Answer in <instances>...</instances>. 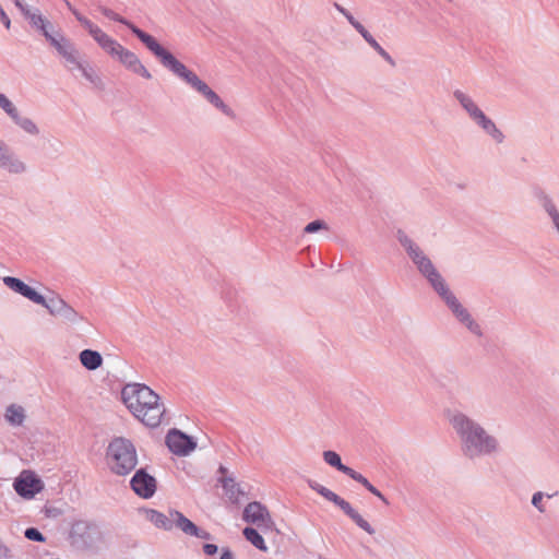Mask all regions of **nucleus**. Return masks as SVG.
Returning <instances> with one entry per match:
<instances>
[{"label": "nucleus", "instance_id": "obj_1", "mask_svg": "<svg viewBox=\"0 0 559 559\" xmlns=\"http://www.w3.org/2000/svg\"><path fill=\"white\" fill-rule=\"evenodd\" d=\"M448 419L459 439L460 450L466 459L477 460L500 452L499 439L475 418L462 411H453Z\"/></svg>", "mask_w": 559, "mask_h": 559}, {"label": "nucleus", "instance_id": "obj_2", "mask_svg": "<svg viewBox=\"0 0 559 559\" xmlns=\"http://www.w3.org/2000/svg\"><path fill=\"white\" fill-rule=\"evenodd\" d=\"M121 400L129 412L143 425L158 427L166 408L158 394L141 383H128L121 390Z\"/></svg>", "mask_w": 559, "mask_h": 559}, {"label": "nucleus", "instance_id": "obj_3", "mask_svg": "<svg viewBox=\"0 0 559 559\" xmlns=\"http://www.w3.org/2000/svg\"><path fill=\"white\" fill-rule=\"evenodd\" d=\"M154 56L160 61L163 67L183 80L215 109L230 119H236L237 115L235 110L227 105L206 82L201 80L193 71L189 70L182 62L176 59L173 53L160 46Z\"/></svg>", "mask_w": 559, "mask_h": 559}, {"label": "nucleus", "instance_id": "obj_4", "mask_svg": "<svg viewBox=\"0 0 559 559\" xmlns=\"http://www.w3.org/2000/svg\"><path fill=\"white\" fill-rule=\"evenodd\" d=\"M396 239L417 272L427 281L436 294L448 286L447 281L438 271L430 257L414 239L402 229L396 231Z\"/></svg>", "mask_w": 559, "mask_h": 559}, {"label": "nucleus", "instance_id": "obj_5", "mask_svg": "<svg viewBox=\"0 0 559 559\" xmlns=\"http://www.w3.org/2000/svg\"><path fill=\"white\" fill-rule=\"evenodd\" d=\"M452 95L468 119L487 136L496 144H502L504 142V133L498 128L496 122L485 114L472 95L459 88L454 90Z\"/></svg>", "mask_w": 559, "mask_h": 559}, {"label": "nucleus", "instance_id": "obj_6", "mask_svg": "<svg viewBox=\"0 0 559 559\" xmlns=\"http://www.w3.org/2000/svg\"><path fill=\"white\" fill-rule=\"evenodd\" d=\"M106 464L115 475H129L138 465V453L134 444L123 437L114 438L106 450Z\"/></svg>", "mask_w": 559, "mask_h": 559}, {"label": "nucleus", "instance_id": "obj_7", "mask_svg": "<svg viewBox=\"0 0 559 559\" xmlns=\"http://www.w3.org/2000/svg\"><path fill=\"white\" fill-rule=\"evenodd\" d=\"M142 512L144 513L145 519L158 528L171 531L174 527H177L188 536H194L205 540L212 538V535L207 531L197 526L192 521L177 510H170L168 514H164L153 509H143Z\"/></svg>", "mask_w": 559, "mask_h": 559}, {"label": "nucleus", "instance_id": "obj_8", "mask_svg": "<svg viewBox=\"0 0 559 559\" xmlns=\"http://www.w3.org/2000/svg\"><path fill=\"white\" fill-rule=\"evenodd\" d=\"M70 540L78 549H97L103 543V533L96 524L80 520L71 526Z\"/></svg>", "mask_w": 559, "mask_h": 559}, {"label": "nucleus", "instance_id": "obj_9", "mask_svg": "<svg viewBox=\"0 0 559 559\" xmlns=\"http://www.w3.org/2000/svg\"><path fill=\"white\" fill-rule=\"evenodd\" d=\"M0 109L10 119L12 124L24 134L31 138H38L40 135L41 129L39 124L2 93H0Z\"/></svg>", "mask_w": 559, "mask_h": 559}, {"label": "nucleus", "instance_id": "obj_10", "mask_svg": "<svg viewBox=\"0 0 559 559\" xmlns=\"http://www.w3.org/2000/svg\"><path fill=\"white\" fill-rule=\"evenodd\" d=\"M309 487L317 491L320 496H322L328 501L333 502L358 527L364 530L369 535H373L376 533L374 528L366 521L352 506L348 501L330 490L329 488L320 485L316 480H308Z\"/></svg>", "mask_w": 559, "mask_h": 559}, {"label": "nucleus", "instance_id": "obj_11", "mask_svg": "<svg viewBox=\"0 0 559 559\" xmlns=\"http://www.w3.org/2000/svg\"><path fill=\"white\" fill-rule=\"evenodd\" d=\"M0 170L10 176H23L29 166L4 141L0 140Z\"/></svg>", "mask_w": 559, "mask_h": 559}, {"label": "nucleus", "instance_id": "obj_12", "mask_svg": "<svg viewBox=\"0 0 559 559\" xmlns=\"http://www.w3.org/2000/svg\"><path fill=\"white\" fill-rule=\"evenodd\" d=\"M39 305L45 307L52 317L61 318L67 323L78 324L84 320L81 313L58 295L45 298V304Z\"/></svg>", "mask_w": 559, "mask_h": 559}, {"label": "nucleus", "instance_id": "obj_13", "mask_svg": "<svg viewBox=\"0 0 559 559\" xmlns=\"http://www.w3.org/2000/svg\"><path fill=\"white\" fill-rule=\"evenodd\" d=\"M99 12L105 15L107 19L119 22L127 27L130 28V31L145 45V47L155 55L156 51L160 48V45L158 41L150 34L145 33L144 31L140 29L138 26L126 20L124 17L120 16L116 12H114L111 9L98 5Z\"/></svg>", "mask_w": 559, "mask_h": 559}, {"label": "nucleus", "instance_id": "obj_14", "mask_svg": "<svg viewBox=\"0 0 559 559\" xmlns=\"http://www.w3.org/2000/svg\"><path fill=\"white\" fill-rule=\"evenodd\" d=\"M70 57L64 58L66 67L69 70L76 69L81 72V74L96 88L103 90L104 82L102 78L97 74L94 68L87 60H84L76 49L74 52L69 55Z\"/></svg>", "mask_w": 559, "mask_h": 559}, {"label": "nucleus", "instance_id": "obj_15", "mask_svg": "<svg viewBox=\"0 0 559 559\" xmlns=\"http://www.w3.org/2000/svg\"><path fill=\"white\" fill-rule=\"evenodd\" d=\"M13 487L19 496L32 499L44 489V483L34 472L23 471L15 478Z\"/></svg>", "mask_w": 559, "mask_h": 559}, {"label": "nucleus", "instance_id": "obj_16", "mask_svg": "<svg viewBox=\"0 0 559 559\" xmlns=\"http://www.w3.org/2000/svg\"><path fill=\"white\" fill-rule=\"evenodd\" d=\"M334 8L346 17L348 23L362 36V38L390 64H394L392 57L379 45L373 36L366 29V27L357 21L352 13L338 3H334Z\"/></svg>", "mask_w": 559, "mask_h": 559}, {"label": "nucleus", "instance_id": "obj_17", "mask_svg": "<svg viewBox=\"0 0 559 559\" xmlns=\"http://www.w3.org/2000/svg\"><path fill=\"white\" fill-rule=\"evenodd\" d=\"M334 8L346 17L348 23L362 36V38L390 64H394L392 57L379 45L373 36L366 29V27L357 21L352 13L338 3H334Z\"/></svg>", "mask_w": 559, "mask_h": 559}, {"label": "nucleus", "instance_id": "obj_18", "mask_svg": "<svg viewBox=\"0 0 559 559\" xmlns=\"http://www.w3.org/2000/svg\"><path fill=\"white\" fill-rule=\"evenodd\" d=\"M130 486L139 497L150 499L156 492L157 481L144 468H140L131 478Z\"/></svg>", "mask_w": 559, "mask_h": 559}, {"label": "nucleus", "instance_id": "obj_19", "mask_svg": "<svg viewBox=\"0 0 559 559\" xmlns=\"http://www.w3.org/2000/svg\"><path fill=\"white\" fill-rule=\"evenodd\" d=\"M166 444L170 452L185 456L192 452L197 443L194 440L178 429H171L166 436Z\"/></svg>", "mask_w": 559, "mask_h": 559}, {"label": "nucleus", "instance_id": "obj_20", "mask_svg": "<svg viewBox=\"0 0 559 559\" xmlns=\"http://www.w3.org/2000/svg\"><path fill=\"white\" fill-rule=\"evenodd\" d=\"M243 520L262 528H271L273 521L267 509L260 502L254 501L246 506Z\"/></svg>", "mask_w": 559, "mask_h": 559}, {"label": "nucleus", "instance_id": "obj_21", "mask_svg": "<svg viewBox=\"0 0 559 559\" xmlns=\"http://www.w3.org/2000/svg\"><path fill=\"white\" fill-rule=\"evenodd\" d=\"M437 295L444 302L457 322L462 321L471 312L463 306L454 293L450 289L449 285L441 289Z\"/></svg>", "mask_w": 559, "mask_h": 559}, {"label": "nucleus", "instance_id": "obj_22", "mask_svg": "<svg viewBox=\"0 0 559 559\" xmlns=\"http://www.w3.org/2000/svg\"><path fill=\"white\" fill-rule=\"evenodd\" d=\"M3 283L7 287L22 295L23 297L29 299L34 304H45V297L37 293L35 289H33L31 286L26 285L20 278L13 276H5L3 277Z\"/></svg>", "mask_w": 559, "mask_h": 559}, {"label": "nucleus", "instance_id": "obj_23", "mask_svg": "<svg viewBox=\"0 0 559 559\" xmlns=\"http://www.w3.org/2000/svg\"><path fill=\"white\" fill-rule=\"evenodd\" d=\"M116 59L120 61L127 69L143 76L144 79L150 80L152 78L148 70L142 64L138 56L131 50L122 47Z\"/></svg>", "mask_w": 559, "mask_h": 559}, {"label": "nucleus", "instance_id": "obj_24", "mask_svg": "<svg viewBox=\"0 0 559 559\" xmlns=\"http://www.w3.org/2000/svg\"><path fill=\"white\" fill-rule=\"evenodd\" d=\"M50 45L56 49L61 58L70 57L78 48L74 43L67 38L61 32H57V37L52 39Z\"/></svg>", "mask_w": 559, "mask_h": 559}, {"label": "nucleus", "instance_id": "obj_25", "mask_svg": "<svg viewBox=\"0 0 559 559\" xmlns=\"http://www.w3.org/2000/svg\"><path fill=\"white\" fill-rule=\"evenodd\" d=\"M79 359L81 365L90 371L96 370L103 365L102 355L93 349H83L79 354Z\"/></svg>", "mask_w": 559, "mask_h": 559}, {"label": "nucleus", "instance_id": "obj_26", "mask_svg": "<svg viewBox=\"0 0 559 559\" xmlns=\"http://www.w3.org/2000/svg\"><path fill=\"white\" fill-rule=\"evenodd\" d=\"M540 205L543 210L546 212V214L551 219V223L559 234V211L557 209L556 203L554 202L552 198L548 194H543L539 198Z\"/></svg>", "mask_w": 559, "mask_h": 559}, {"label": "nucleus", "instance_id": "obj_27", "mask_svg": "<svg viewBox=\"0 0 559 559\" xmlns=\"http://www.w3.org/2000/svg\"><path fill=\"white\" fill-rule=\"evenodd\" d=\"M540 205L543 210L546 212V214L551 219V223L559 234V211L557 209L556 203L554 202L552 198L548 194H543L539 198Z\"/></svg>", "mask_w": 559, "mask_h": 559}, {"label": "nucleus", "instance_id": "obj_28", "mask_svg": "<svg viewBox=\"0 0 559 559\" xmlns=\"http://www.w3.org/2000/svg\"><path fill=\"white\" fill-rule=\"evenodd\" d=\"M4 418L11 426H22L26 418L25 409L21 405L11 404L5 409Z\"/></svg>", "mask_w": 559, "mask_h": 559}, {"label": "nucleus", "instance_id": "obj_29", "mask_svg": "<svg viewBox=\"0 0 559 559\" xmlns=\"http://www.w3.org/2000/svg\"><path fill=\"white\" fill-rule=\"evenodd\" d=\"M347 476L361 484L369 492L379 498L383 503L389 504L386 498L364 475L350 468V472L347 474Z\"/></svg>", "mask_w": 559, "mask_h": 559}, {"label": "nucleus", "instance_id": "obj_30", "mask_svg": "<svg viewBox=\"0 0 559 559\" xmlns=\"http://www.w3.org/2000/svg\"><path fill=\"white\" fill-rule=\"evenodd\" d=\"M221 483L229 500L237 502L239 500V496L243 492L235 479L233 477H222Z\"/></svg>", "mask_w": 559, "mask_h": 559}, {"label": "nucleus", "instance_id": "obj_31", "mask_svg": "<svg viewBox=\"0 0 559 559\" xmlns=\"http://www.w3.org/2000/svg\"><path fill=\"white\" fill-rule=\"evenodd\" d=\"M323 460L326 464L335 467L337 471L344 473L345 475H347L350 472V467L344 465L342 463L341 456L334 451H324Z\"/></svg>", "mask_w": 559, "mask_h": 559}, {"label": "nucleus", "instance_id": "obj_32", "mask_svg": "<svg viewBox=\"0 0 559 559\" xmlns=\"http://www.w3.org/2000/svg\"><path fill=\"white\" fill-rule=\"evenodd\" d=\"M24 17L28 21L31 26L36 31L41 23H44L47 17H45L38 9H32L27 7L26 9H23L21 12Z\"/></svg>", "mask_w": 559, "mask_h": 559}, {"label": "nucleus", "instance_id": "obj_33", "mask_svg": "<svg viewBox=\"0 0 559 559\" xmlns=\"http://www.w3.org/2000/svg\"><path fill=\"white\" fill-rule=\"evenodd\" d=\"M459 323L474 336L479 338L484 336V331L480 323L472 316V313H469Z\"/></svg>", "mask_w": 559, "mask_h": 559}, {"label": "nucleus", "instance_id": "obj_34", "mask_svg": "<svg viewBox=\"0 0 559 559\" xmlns=\"http://www.w3.org/2000/svg\"><path fill=\"white\" fill-rule=\"evenodd\" d=\"M242 533L246 539L250 542L254 547L263 551L267 550L263 537L258 533L255 528L246 527Z\"/></svg>", "mask_w": 559, "mask_h": 559}, {"label": "nucleus", "instance_id": "obj_35", "mask_svg": "<svg viewBox=\"0 0 559 559\" xmlns=\"http://www.w3.org/2000/svg\"><path fill=\"white\" fill-rule=\"evenodd\" d=\"M555 496H557V492H554V493H545L543 491H536L535 493H533L532 496V506L540 513H544L546 512V507L544 504V499L545 498H548V499H551L554 498Z\"/></svg>", "mask_w": 559, "mask_h": 559}, {"label": "nucleus", "instance_id": "obj_36", "mask_svg": "<svg viewBox=\"0 0 559 559\" xmlns=\"http://www.w3.org/2000/svg\"><path fill=\"white\" fill-rule=\"evenodd\" d=\"M36 31L39 32L49 44L57 37L58 32L48 19L41 23Z\"/></svg>", "mask_w": 559, "mask_h": 559}, {"label": "nucleus", "instance_id": "obj_37", "mask_svg": "<svg viewBox=\"0 0 559 559\" xmlns=\"http://www.w3.org/2000/svg\"><path fill=\"white\" fill-rule=\"evenodd\" d=\"M122 45L119 44L116 39L111 38L106 45L100 48L105 50L111 58H117L120 50L122 49Z\"/></svg>", "mask_w": 559, "mask_h": 559}, {"label": "nucleus", "instance_id": "obj_38", "mask_svg": "<svg viewBox=\"0 0 559 559\" xmlns=\"http://www.w3.org/2000/svg\"><path fill=\"white\" fill-rule=\"evenodd\" d=\"M328 229H329V226L324 221L316 219V221L307 224L306 227L304 228V231L307 234H313L319 230H328Z\"/></svg>", "mask_w": 559, "mask_h": 559}, {"label": "nucleus", "instance_id": "obj_39", "mask_svg": "<svg viewBox=\"0 0 559 559\" xmlns=\"http://www.w3.org/2000/svg\"><path fill=\"white\" fill-rule=\"evenodd\" d=\"M24 536L34 542H45V536L35 527H28L24 532Z\"/></svg>", "mask_w": 559, "mask_h": 559}, {"label": "nucleus", "instance_id": "obj_40", "mask_svg": "<svg viewBox=\"0 0 559 559\" xmlns=\"http://www.w3.org/2000/svg\"><path fill=\"white\" fill-rule=\"evenodd\" d=\"M93 39L99 45V47L106 45L112 37L106 34L100 27L93 34Z\"/></svg>", "mask_w": 559, "mask_h": 559}, {"label": "nucleus", "instance_id": "obj_41", "mask_svg": "<svg viewBox=\"0 0 559 559\" xmlns=\"http://www.w3.org/2000/svg\"><path fill=\"white\" fill-rule=\"evenodd\" d=\"M80 24L88 32L91 36H93V34H95V32L99 28V26H97L86 17L80 19Z\"/></svg>", "mask_w": 559, "mask_h": 559}, {"label": "nucleus", "instance_id": "obj_42", "mask_svg": "<svg viewBox=\"0 0 559 559\" xmlns=\"http://www.w3.org/2000/svg\"><path fill=\"white\" fill-rule=\"evenodd\" d=\"M11 549L0 539V559H12Z\"/></svg>", "mask_w": 559, "mask_h": 559}, {"label": "nucleus", "instance_id": "obj_43", "mask_svg": "<svg viewBox=\"0 0 559 559\" xmlns=\"http://www.w3.org/2000/svg\"><path fill=\"white\" fill-rule=\"evenodd\" d=\"M218 548L214 544H204L203 545V551L207 556H213L217 552Z\"/></svg>", "mask_w": 559, "mask_h": 559}, {"label": "nucleus", "instance_id": "obj_44", "mask_svg": "<svg viewBox=\"0 0 559 559\" xmlns=\"http://www.w3.org/2000/svg\"><path fill=\"white\" fill-rule=\"evenodd\" d=\"M219 559H234V555L229 548H223Z\"/></svg>", "mask_w": 559, "mask_h": 559}, {"label": "nucleus", "instance_id": "obj_45", "mask_svg": "<svg viewBox=\"0 0 559 559\" xmlns=\"http://www.w3.org/2000/svg\"><path fill=\"white\" fill-rule=\"evenodd\" d=\"M16 8L22 12L23 9H26L28 5L25 4L22 0H12Z\"/></svg>", "mask_w": 559, "mask_h": 559}, {"label": "nucleus", "instance_id": "obj_46", "mask_svg": "<svg viewBox=\"0 0 559 559\" xmlns=\"http://www.w3.org/2000/svg\"><path fill=\"white\" fill-rule=\"evenodd\" d=\"M72 14L75 16V19L80 22V19H85L84 15H82L76 9L72 10Z\"/></svg>", "mask_w": 559, "mask_h": 559}, {"label": "nucleus", "instance_id": "obj_47", "mask_svg": "<svg viewBox=\"0 0 559 559\" xmlns=\"http://www.w3.org/2000/svg\"><path fill=\"white\" fill-rule=\"evenodd\" d=\"M218 472L224 476L227 473V468L221 465Z\"/></svg>", "mask_w": 559, "mask_h": 559}, {"label": "nucleus", "instance_id": "obj_48", "mask_svg": "<svg viewBox=\"0 0 559 559\" xmlns=\"http://www.w3.org/2000/svg\"><path fill=\"white\" fill-rule=\"evenodd\" d=\"M63 2L66 3L67 8L72 12V10H74V8L72 7V4L68 1V0H63Z\"/></svg>", "mask_w": 559, "mask_h": 559}]
</instances>
